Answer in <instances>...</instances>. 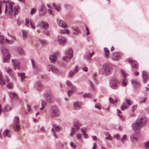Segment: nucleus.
Listing matches in <instances>:
<instances>
[{"instance_id": "nucleus-34", "label": "nucleus", "mask_w": 149, "mask_h": 149, "mask_svg": "<svg viewBox=\"0 0 149 149\" xmlns=\"http://www.w3.org/2000/svg\"><path fill=\"white\" fill-rule=\"evenodd\" d=\"M109 102L115 105H116L118 101V100L116 98H115V100H114L111 97H109Z\"/></svg>"}, {"instance_id": "nucleus-4", "label": "nucleus", "mask_w": 149, "mask_h": 149, "mask_svg": "<svg viewBox=\"0 0 149 149\" xmlns=\"http://www.w3.org/2000/svg\"><path fill=\"white\" fill-rule=\"evenodd\" d=\"M100 65L103 66V69L105 74L107 75H109L112 73L113 72V68L111 64L108 63H105L103 65L100 64Z\"/></svg>"}, {"instance_id": "nucleus-51", "label": "nucleus", "mask_w": 149, "mask_h": 149, "mask_svg": "<svg viewBox=\"0 0 149 149\" xmlns=\"http://www.w3.org/2000/svg\"><path fill=\"white\" fill-rule=\"evenodd\" d=\"M37 86L38 87L40 88L42 87V85L40 81H37L36 82V84L35 86V87H36Z\"/></svg>"}, {"instance_id": "nucleus-62", "label": "nucleus", "mask_w": 149, "mask_h": 149, "mask_svg": "<svg viewBox=\"0 0 149 149\" xmlns=\"http://www.w3.org/2000/svg\"><path fill=\"white\" fill-rule=\"evenodd\" d=\"M114 138L115 139H116L117 140H118L120 138L119 135L118 134L115 135L114 136Z\"/></svg>"}, {"instance_id": "nucleus-52", "label": "nucleus", "mask_w": 149, "mask_h": 149, "mask_svg": "<svg viewBox=\"0 0 149 149\" xmlns=\"http://www.w3.org/2000/svg\"><path fill=\"white\" fill-rule=\"evenodd\" d=\"M36 11H37V10L36 9H35L34 8H32L31 9V15H33V14H34L36 13Z\"/></svg>"}, {"instance_id": "nucleus-36", "label": "nucleus", "mask_w": 149, "mask_h": 149, "mask_svg": "<svg viewBox=\"0 0 149 149\" xmlns=\"http://www.w3.org/2000/svg\"><path fill=\"white\" fill-rule=\"evenodd\" d=\"M22 38L24 40H25L27 38V33L26 31L22 30Z\"/></svg>"}, {"instance_id": "nucleus-53", "label": "nucleus", "mask_w": 149, "mask_h": 149, "mask_svg": "<svg viewBox=\"0 0 149 149\" xmlns=\"http://www.w3.org/2000/svg\"><path fill=\"white\" fill-rule=\"evenodd\" d=\"M51 131L52 132V134H53V135L56 137V138L57 137V136L55 132V130L54 128H52L51 130Z\"/></svg>"}, {"instance_id": "nucleus-28", "label": "nucleus", "mask_w": 149, "mask_h": 149, "mask_svg": "<svg viewBox=\"0 0 149 149\" xmlns=\"http://www.w3.org/2000/svg\"><path fill=\"white\" fill-rule=\"evenodd\" d=\"M75 87L74 86H72L71 88L67 91V94L68 97L70 96L75 91Z\"/></svg>"}, {"instance_id": "nucleus-55", "label": "nucleus", "mask_w": 149, "mask_h": 149, "mask_svg": "<svg viewBox=\"0 0 149 149\" xmlns=\"http://www.w3.org/2000/svg\"><path fill=\"white\" fill-rule=\"evenodd\" d=\"M5 69L6 70V72L9 73H10L12 71V70L9 67H6L5 68Z\"/></svg>"}, {"instance_id": "nucleus-18", "label": "nucleus", "mask_w": 149, "mask_h": 149, "mask_svg": "<svg viewBox=\"0 0 149 149\" xmlns=\"http://www.w3.org/2000/svg\"><path fill=\"white\" fill-rule=\"evenodd\" d=\"M93 52L91 53H90L89 52H87L85 56V57L88 61L91 62L92 60L91 58L93 56Z\"/></svg>"}, {"instance_id": "nucleus-41", "label": "nucleus", "mask_w": 149, "mask_h": 149, "mask_svg": "<svg viewBox=\"0 0 149 149\" xmlns=\"http://www.w3.org/2000/svg\"><path fill=\"white\" fill-rule=\"evenodd\" d=\"M117 114L118 115V116L122 120H124L125 118V117L123 116L122 115H120V113H121V112L120 111V110L119 109H117Z\"/></svg>"}, {"instance_id": "nucleus-38", "label": "nucleus", "mask_w": 149, "mask_h": 149, "mask_svg": "<svg viewBox=\"0 0 149 149\" xmlns=\"http://www.w3.org/2000/svg\"><path fill=\"white\" fill-rule=\"evenodd\" d=\"M52 72L54 74H58L59 73V70L57 67L54 66Z\"/></svg>"}, {"instance_id": "nucleus-27", "label": "nucleus", "mask_w": 149, "mask_h": 149, "mask_svg": "<svg viewBox=\"0 0 149 149\" xmlns=\"http://www.w3.org/2000/svg\"><path fill=\"white\" fill-rule=\"evenodd\" d=\"M9 95L12 99L16 100L17 98V95L15 93L9 92Z\"/></svg>"}, {"instance_id": "nucleus-13", "label": "nucleus", "mask_w": 149, "mask_h": 149, "mask_svg": "<svg viewBox=\"0 0 149 149\" xmlns=\"http://www.w3.org/2000/svg\"><path fill=\"white\" fill-rule=\"evenodd\" d=\"M131 84L134 87L136 88H138L140 87V84L137 79H134L131 80Z\"/></svg>"}, {"instance_id": "nucleus-61", "label": "nucleus", "mask_w": 149, "mask_h": 149, "mask_svg": "<svg viewBox=\"0 0 149 149\" xmlns=\"http://www.w3.org/2000/svg\"><path fill=\"white\" fill-rule=\"evenodd\" d=\"M39 42L41 43L42 45H45L46 43V42L45 40H42L40 39L39 40Z\"/></svg>"}, {"instance_id": "nucleus-7", "label": "nucleus", "mask_w": 149, "mask_h": 149, "mask_svg": "<svg viewBox=\"0 0 149 149\" xmlns=\"http://www.w3.org/2000/svg\"><path fill=\"white\" fill-rule=\"evenodd\" d=\"M13 128L16 132H18L20 129V126L19 123V118L18 117H14L13 119Z\"/></svg>"}, {"instance_id": "nucleus-31", "label": "nucleus", "mask_w": 149, "mask_h": 149, "mask_svg": "<svg viewBox=\"0 0 149 149\" xmlns=\"http://www.w3.org/2000/svg\"><path fill=\"white\" fill-rule=\"evenodd\" d=\"M1 51L3 56H6L8 54H9L8 50L5 47H3L1 49Z\"/></svg>"}, {"instance_id": "nucleus-60", "label": "nucleus", "mask_w": 149, "mask_h": 149, "mask_svg": "<svg viewBox=\"0 0 149 149\" xmlns=\"http://www.w3.org/2000/svg\"><path fill=\"white\" fill-rule=\"evenodd\" d=\"M60 65L61 67L65 68L66 67L67 64L64 63L62 62L60 63Z\"/></svg>"}, {"instance_id": "nucleus-25", "label": "nucleus", "mask_w": 149, "mask_h": 149, "mask_svg": "<svg viewBox=\"0 0 149 149\" xmlns=\"http://www.w3.org/2000/svg\"><path fill=\"white\" fill-rule=\"evenodd\" d=\"M10 54H8L4 56L3 62L4 63H8L10 61Z\"/></svg>"}, {"instance_id": "nucleus-14", "label": "nucleus", "mask_w": 149, "mask_h": 149, "mask_svg": "<svg viewBox=\"0 0 149 149\" xmlns=\"http://www.w3.org/2000/svg\"><path fill=\"white\" fill-rule=\"evenodd\" d=\"M142 74L143 82L145 84L149 78V74L146 71H144L142 72Z\"/></svg>"}, {"instance_id": "nucleus-16", "label": "nucleus", "mask_w": 149, "mask_h": 149, "mask_svg": "<svg viewBox=\"0 0 149 149\" xmlns=\"http://www.w3.org/2000/svg\"><path fill=\"white\" fill-rule=\"evenodd\" d=\"M129 62L130 63H131V65L132 67L137 68L139 67V64L138 62L135 61H133L131 58H130L129 60Z\"/></svg>"}, {"instance_id": "nucleus-22", "label": "nucleus", "mask_w": 149, "mask_h": 149, "mask_svg": "<svg viewBox=\"0 0 149 149\" xmlns=\"http://www.w3.org/2000/svg\"><path fill=\"white\" fill-rule=\"evenodd\" d=\"M71 27L73 30L75 31V32H73V34L77 35L79 33L81 32L80 30L78 27L74 26H71Z\"/></svg>"}, {"instance_id": "nucleus-54", "label": "nucleus", "mask_w": 149, "mask_h": 149, "mask_svg": "<svg viewBox=\"0 0 149 149\" xmlns=\"http://www.w3.org/2000/svg\"><path fill=\"white\" fill-rule=\"evenodd\" d=\"M126 101L127 104L129 106H130L131 104L132 100L129 99H126Z\"/></svg>"}, {"instance_id": "nucleus-6", "label": "nucleus", "mask_w": 149, "mask_h": 149, "mask_svg": "<svg viewBox=\"0 0 149 149\" xmlns=\"http://www.w3.org/2000/svg\"><path fill=\"white\" fill-rule=\"evenodd\" d=\"M109 85L111 88L117 89L119 87L120 82L116 78H112L110 80Z\"/></svg>"}, {"instance_id": "nucleus-40", "label": "nucleus", "mask_w": 149, "mask_h": 149, "mask_svg": "<svg viewBox=\"0 0 149 149\" xmlns=\"http://www.w3.org/2000/svg\"><path fill=\"white\" fill-rule=\"evenodd\" d=\"M18 52L21 55H23L24 54V51L23 49L21 48H19L17 50Z\"/></svg>"}, {"instance_id": "nucleus-8", "label": "nucleus", "mask_w": 149, "mask_h": 149, "mask_svg": "<svg viewBox=\"0 0 149 149\" xmlns=\"http://www.w3.org/2000/svg\"><path fill=\"white\" fill-rule=\"evenodd\" d=\"M122 57V54L118 52H114L112 54L111 58L114 61H116L120 60Z\"/></svg>"}, {"instance_id": "nucleus-58", "label": "nucleus", "mask_w": 149, "mask_h": 149, "mask_svg": "<svg viewBox=\"0 0 149 149\" xmlns=\"http://www.w3.org/2000/svg\"><path fill=\"white\" fill-rule=\"evenodd\" d=\"M100 104L96 103L95 105V107L96 108L98 109L99 110H101V108L100 107Z\"/></svg>"}, {"instance_id": "nucleus-24", "label": "nucleus", "mask_w": 149, "mask_h": 149, "mask_svg": "<svg viewBox=\"0 0 149 149\" xmlns=\"http://www.w3.org/2000/svg\"><path fill=\"white\" fill-rule=\"evenodd\" d=\"M44 98L47 102H51V97L49 93H46L44 95Z\"/></svg>"}, {"instance_id": "nucleus-35", "label": "nucleus", "mask_w": 149, "mask_h": 149, "mask_svg": "<svg viewBox=\"0 0 149 149\" xmlns=\"http://www.w3.org/2000/svg\"><path fill=\"white\" fill-rule=\"evenodd\" d=\"M88 82L90 86L91 87L92 90L94 91H95L96 90V87L93 84L92 81L91 80H89Z\"/></svg>"}, {"instance_id": "nucleus-45", "label": "nucleus", "mask_w": 149, "mask_h": 149, "mask_svg": "<svg viewBox=\"0 0 149 149\" xmlns=\"http://www.w3.org/2000/svg\"><path fill=\"white\" fill-rule=\"evenodd\" d=\"M96 76L97 74L95 73H94L93 75V79L95 84H98V81L97 79Z\"/></svg>"}, {"instance_id": "nucleus-2", "label": "nucleus", "mask_w": 149, "mask_h": 149, "mask_svg": "<svg viewBox=\"0 0 149 149\" xmlns=\"http://www.w3.org/2000/svg\"><path fill=\"white\" fill-rule=\"evenodd\" d=\"M147 119L144 115L139 116L137 119L136 123L132 125V127L134 130H136L140 128L145 124Z\"/></svg>"}, {"instance_id": "nucleus-32", "label": "nucleus", "mask_w": 149, "mask_h": 149, "mask_svg": "<svg viewBox=\"0 0 149 149\" xmlns=\"http://www.w3.org/2000/svg\"><path fill=\"white\" fill-rule=\"evenodd\" d=\"M54 7L58 12H59L61 9V5L60 4L56 5L54 3L53 4Z\"/></svg>"}, {"instance_id": "nucleus-59", "label": "nucleus", "mask_w": 149, "mask_h": 149, "mask_svg": "<svg viewBox=\"0 0 149 149\" xmlns=\"http://www.w3.org/2000/svg\"><path fill=\"white\" fill-rule=\"evenodd\" d=\"M104 134L107 136V137H106L105 138L106 139H109V138L110 136V135L109 134L108 132H105L104 133Z\"/></svg>"}, {"instance_id": "nucleus-21", "label": "nucleus", "mask_w": 149, "mask_h": 149, "mask_svg": "<svg viewBox=\"0 0 149 149\" xmlns=\"http://www.w3.org/2000/svg\"><path fill=\"white\" fill-rule=\"evenodd\" d=\"M12 61L13 62V65L15 67V69H16L17 68H19V62L16 59H12Z\"/></svg>"}, {"instance_id": "nucleus-50", "label": "nucleus", "mask_w": 149, "mask_h": 149, "mask_svg": "<svg viewBox=\"0 0 149 149\" xmlns=\"http://www.w3.org/2000/svg\"><path fill=\"white\" fill-rule=\"evenodd\" d=\"M66 85L69 87L72 88V86H73L71 82L68 80L66 81Z\"/></svg>"}, {"instance_id": "nucleus-23", "label": "nucleus", "mask_w": 149, "mask_h": 149, "mask_svg": "<svg viewBox=\"0 0 149 149\" xmlns=\"http://www.w3.org/2000/svg\"><path fill=\"white\" fill-rule=\"evenodd\" d=\"M11 131L8 130H5L3 132V134L5 137H10L11 136Z\"/></svg>"}, {"instance_id": "nucleus-33", "label": "nucleus", "mask_w": 149, "mask_h": 149, "mask_svg": "<svg viewBox=\"0 0 149 149\" xmlns=\"http://www.w3.org/2000/svg\"><path fill=\"white\" fill-rule=\"evenodd\" d=\"M120 72L124 79L126 78V77L128 75V74H127L126 72L123 69L120 70Z\"/></svg>"}, {"instance_id": "nucleus-64", "label": "nucleus", "mask_w": 149, "mask_h": 149, "mask_svg": "<svg viewBox=\"0 0 149 149\" xmlns=\"http://www.w3.org/2000/svg\"><path fill=\"white\" fill-rule=\"evenodd\" d=\"M70 145L72 148L74 149H75L76 147V146L74 145L72 142H71L70 143Z\"/></svg>"}, {"instance_id": "nucleus-48", "label": "nucleus", "mask_w": 149, "mask_h": 149, "mask_svg": "<svg viewBox=\"0 0 149 149\" xmlns=\"http://www.w3.org/2000/svg\"><path fill=\"white\" fill-rule=\"evenodd\" d=\"M13 84L12 83H10L7 84L6 86L9 89H12L13 88Z\"/></svg>"}, {"instance_id": "nucleus-44", "label": "nucleus", "mask_w": 149, "mask_h": 149, "mask_svg": "<svg viewBox=\"0 0 149 149\" xmlns=\"http://www.w3.org/2000/svg\"><path fill=\"white\" fill-rule=\"evenodd\" d=\"M127 106L126 104L124 103L122 104L120 108L122 111H124L127 109Z\"/></svg>"}, {"instance_id": "nucleus-30", "label": "nucleus", "mask_w": 149, "mask_h": 149, "mask_svg": "<svg viewBox=\"0 0 149 149\" xmlns=\"http://www.w3.org/2000/svg\"><path fill=\"white\" fill-rule=\"evenodd\" d=\"M81 126V124L79 121L74 122V128L77 130H78L80 127Z\"/></svg>"}, {"instance_id": "nucleus-20", "label": "nucleus", "mask_w": 149, "mask_h": 149, "mask_svg": "<svg viewBox=\"0 0 149 149\" xmlns=\"http://www.w3.org/2000/svg\"><path fill=\"white\" fill-rule=\"evenodd\" d=\"M57 23L58 25L63 28H68V26L66 24L65 22L62 20L58 19L57 20Z\"/></svg>"}, {"instance_id": "nucleus-47", "label": "nucleus", "mask_w": 149, "mask_h": 149, "mask_svg": "<svg viewBox=\"0 0 149 149\" xmlns=\"http://www.w3.org/2000/svg\"><path fill=\"white\" fill-rule=\"evenodd\" d=\"M83 97L84 98H85L86 97L91 98L92 97V95L90 93H85L83 95Z\"/></svg>"}, {"instance_id": "nucleus-11", "label": "nucleus", "mask_w": 149, "mask_h": 149, "mask_svg": "<svg viewBox=\"0 0 149 149\" xmlns=\"http://www.w3.org/2000/svg\"><path fill=\"white\" fill-rule=\"evenodd\" d=\"M139 134L137 132H135L131 134L130 139L131 141L134 143L137 142L138 141Z\"/></svg>"}, {"instance_id": "nucleus-37", "label": "nucleus", "mask_w": 149, "mask_h": 149, "mask_svg": "<svg viewBox=\"0 0 149 149\" xmlns=\"http://www.w3.org/2000/svg\"><path fill=\"white\" fill-rule=\"evenodd\" d=\"M31 63L33 69L36 70H37L38 69V67L33 60H31Z\"/></svg>"}, {"instance_id": "nucleus-63", "label": "nucleus", "mask_w": 149, "mask_h": 149, "mask_svg": "<svg viewBox=\"0 0 149 149\" xmlns=\"http://www.w3.org/2000/svg\"><path fill=\"white\" fill-rule=\"evenodd\" d=\"M81 132L83 134H84L86 133V129L85 128H81Z\"/></svg>"}, {"instance_id": "nucleus-17", "label": "nucleus", "mask_w": 149, "mask_h": 149, "mask_svg": "<svg viewBox=\"0 0 149 149\" xmlns=\"http://www.w3.org/2000/svg\"><path fill=\"white\" fill-rule=\"evenodd\" d=\"M17 76L20 79L22 82H24L25 79L26 78V77L25 76V73L24 72H18Z\"/></svg>"}, {"instance_id": "nucleus-56", "label": "nucleus", "mask_w": 149, "mask_h": 149, "mask_svg": "<svg viewBox=\"0 0 149 149\" xmlns=\"http://www.w3.org/2000/svg\"><path fill=\"white\" fill-rule=\"evenodd\" d=\"M145 147L146 149H149V142L147 141L145 143Z\"/></svg>"}, {"instance_id": "nucleus-1", "label": "nucleus", "mask_w": 149, "mask_h": 149, "mask_svg": "<svg viewBox=\"0 0 149 149\" xmlns=\"http://www.w3.org/2000/svg\"><path fill=\"white\" fill-rule=\"evenodd\" d=\"M5 13L6 15L11 18L13 15L15 16L18 13L19 10V7L18 6H16L14 7V11L13 9L14 5L13 2H10L5 4Z\"/></svg>"}, {"instance_id": "nucleus-29", "label": "nucleus", "mask_w": 149, "mask_h": 149, "mask_svg": "<svg viewBox=\"0 0 149 149\" xmlns=\"http://www.w3.org/2000/svg\"><path fill=\"white\" fill-rule=\"evenodd\" d=\"M0 84L1 86L5 85L6 84L5 80L3 78L1 73L0 71Z\"/></svg>"}, {"instance_id": "nucleus-39", "label": "nucleus", "mask_w": 149, "mask_h": 149, "mask_svg": "<svg viewBox=\"0 0 149 149\" xmlns=\"http://www.w3.org/2000/svg\"><path fill=\"white\" fill-rule=\"evenodd\" d=\"M54 66L51 64L48 65L47 66V69L49 72H52Z\"/></svg>"}, {"instance_id": "nucleus-49", "label": "nucleus", "mask_w": 149, "mask_h": 149, "mask_svg": "<svg viewBox=\"0 0 149 149\" xmlns=\"http://www.w3.org/2000/svg\"><path fill=\"white\" fill-rule=\"evenodd\" d=\"M146 97H142L140 99L139 103H141L145 102L146 100Z\"/></svg>"}, {"instance_id": "nucleus-5", "label": "nucleus", "mask_w": 149, "mask_h": 149, "mask_svg": "<svg viewBox=\"0 0 149 149\" xmlns=\"http://www.w3.org/2000/svg\"><path fill=\"white\" fill-rule=\"evenodd\" d=\"M50 114L52 117H57L60 114V111L57 106L54 105L52 106L50 110Z\"/></svg>"}, {"instance_id": "nucleus-9", "label": "nucleus", "mask_w": 149, "mask_h": 149, "mask_svg": "<svg viewBox=\"0 0 149 149\" xmlns=\"http://www.w3.org/2000/svg\"><path fill=\"white\" fill-rule=\"evenodd\" d=\"M38 12L39 15L42 16L45 15L46 14L47 11L45 6L43 4H41L39 7Z\"/></svg>"}, {"instance_id": "nucleus-26", "label": "nucleus", "mask_w": 149, "mask_h": 149, "mask_svg": "<svg viewBox=\"0 0 149 149\" xmlns=\"http://www.w3.org/2000/svg\"><path fill=\"white\" fill-rule=\"evenodd\" d=\"M49 59L52 63H54L57 60V56L56 54L51 55L49 57Z\"/></svg>"}, {"instance_id": "nucleus-57", "label": "nucleus", "mask_w": 149, "mask_h": 149, "mask_svg": "<svg viewBox=\"0 0 149 149\" xmlns=\"http://www.w3.org/2000/svg\"><path fill=\"white\" fill-rule=\"evenodd\" d=\"M75 74L74 72L70 71L69 73V77H72Z\"/></svg>"}, {"instance_id": "nucleus-42", "label": "nucleus", "mask_w": 149, "mask_h": 149, "mask_svg": "<svg viewBox=\"0 0 149 149\" xmlns=\"http://www.w3.org/2000/svg\"><path fill=\"white\" fill-rule=\"evenodd\" d=\"M46 105V102L44 100L41 101V107L40 108V110H42L45 107Z\"/></svg>"}, {"instance_id": "nucleus-12", "label": "nucleus", "mask_w": 149, "mask_h": 149, "mask_svg": "<svg viewBox=\"0 0 149 149\" xmlns=\"http://www.w3.org/2000/svg\"><path fill=\"white\" fill-rule=\"evenodd\" d=\"M25 20V26L29 27L30 26V24L32 28L34 29L36 28V25L34 24V22L33 21L30 20V21H29V19L28 18H26Z\"/></svg>"}, {"instance_id": "nucleus-3", "label": "nucleus", "mask_w": 149, "mask_h": 149, "mask_svg": "<svg viewBox=\"0 0 149 149\" xmlns=\"http://www.w3.org/2000/svg\"><path fill=\"white\" fill-rule=\"evenodd\" d=\"M65 55L62 57L63 59L68 63L73 56V51L72 49L70 48L66 51Z\"/></svg>"}, {"instance_id": "nucleus-15", "label": "nucleus", "mask_w": 149, "mask_h": 149, "mask_svg": "<svg viewBox=\"0 0 149 149\" xmlns=\"http://www.w3.org/2000/svg\"><path fill=\"white\" fill-rule=\"evenodd\" d=\"M82 103L78 101H76L74 103L73 106L75 109L79 110L81 109L82 107Z\"/></svg>"}, {"instance_id": "nucleus-10", "label": "nucleus", "mask_w": 149, "mask_h": 149, "mask_svg": "<svg viewBox=\"0 0 149 149\" xmlns=\"http://www.w3.org/2000/svg\"><path fill=\"white\" fill-rule=\"evenodd\" d=\"M37 26L41 29L42 28L44 29H47L49 28V24L45 22L42 21L38 23Z\"/></svg>"}, {"instance_id": "nucleus-43", "label": "nucleus", "mask_w": 149, "mask_h": 149, "mask_svg": "<svg viewBox=\"0 0 149 149\" xmlns=\"http://www.w3.org/2000/svg\"><path fill=\"white\" fill-rule=\"evenodd\" d=\"M128 81L127 78H124L123 79L122 85L123 86H126L127 84Z\"/></svg>"}, {"instance_id": "nucleus-19", "label": "nucleus", "mask_w": 149, "mask_h": 149, "mask_svg": "<svg viewBox=\"0 0 149 149\" xmlns=\"http://www.w3.org/2000/svg\"><path fill=\"white\" fill-rule=\"evenodd\" d=\"M58 40L59 42L61 45H64L66 42V39L64 37L61 36H58Z\"/></svg>"}, {"instance_id": "nucleus-46", "label": "nucleus", "mask_w": 149, "mask_h": 149, "mask_svg": "<svg viewBox=\"0 0 149 149\" xmlns=\"http://www.w3.org/2000/svg\"><path fill=\"white\" fill-rule=\"evenodd\" d=\"M5 42L6 43L9 45H11L14 43V41L13 40H9L7 38L6 39Z\"/></svg>"}]
</instances>
